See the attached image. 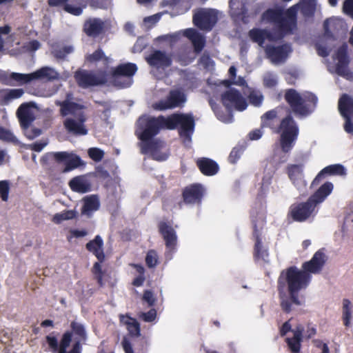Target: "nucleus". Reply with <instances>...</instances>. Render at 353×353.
<instances>
[{
    "mask_svg": "<svg viewBox=\"0 0 353 353\" xmlns=\"http://www.w3.org/2000/svg\"><path fill=\"white\" fill-rule=\"evenodd\" d=\"M119 320L121 323L126 325L130 336L138 337L141 335L140 324L136 319L130 317L128 314H120Z\"/></svg>",
    "mask_w": 353,
    "mask_h": 353,
    "instance_id": "32",
    "label": "nucleus"
},
{
    "mask_svg": "<svg viewBox=\"0 0 353 353\" xmlns=\"http://www.w3.org/2000/svg\"><path fill=\"white\" fill-rule=\"evenodd\" d=\"M24 131L25 136L30 140H32L39 136H40L42 133L41 129L33 127L30 128L22 129Z\"/></svg>",
    "mask_w": 353,
    "mask_h": 353,
    "instance_id": "54",
    "label": "nucleus"
},
{
    "mask_svg": "<svg viewBox=\"0 0 353 353\" xmlns=\"http://www.w3.org/2000/svg\"><path fill=\"white\" fill-rule=\"evenodd\" d=\"M86 61L90 63H96L100 60H103L105 63L109 62V58L106 57L101 48H98L92 54H90L85 57Z\"/></svg>",
    "mask_w": 353,
    "mask_h": 353,
    "instance_id": "46",
    "label": "nucleus"
},
{
    "mask_svg": "<svg viewBox=\"0 0 353 353\" xmlns=\"http://www.w3.org/2000/svg\"><path fill=\"white\" fill-rule=\"evenodd\" d=\"M0 140L7 143H11L14 145H19L21 143L11 130L2 126H0Z\"/></svg>",
    "mask_w": 353,
    "mask_h": 353,
    "instance_id": "42",
    "label": "nucleus"
},
{
    "mask_svg": "<svg viewBox=\"0 0 353 353\" xmlns=\"http://www.w3.org/2000/svg\"><path fill=\"white\" fill-rule=\"evenodd\" d=\"M137 71V66L133 63H126L118 65L112 68L109 82L119 88L130 87L132 83V77Z\"/></svg>",
    "mask_w": 353,
    "mask_h": 353,
    "instance_id": "7",
    "label": "nucleus"
},
{
    "mask_svg": "<svg viewBox=\"0 0 353 353\" xmlns=\"http://www.w3.org/2000/svg\"><path fill=\"white\" fill-rule=\"evenodd\" d=\"M89 157L94 161L99 162L104 157V152L98 148H91L88 150Z\"/></svg>",
    "mask_w": 353,
    "mask_h": 353,
    "instance_id": "52",
    "label": "nucleus"
},
{
    "mask_svg": "<svg viewBox=\"0 0 353 353\" xmlns=\"http://www.w3.org/2000/svg\"><path fill=\"white\" fill-rule=\"evenodd\" d=\"M196 165L200 172L205 176H214L219 170L218 163L215 161L207 157L197 159Z\"/></svg>",
    "mask_w": 353,
    "mask_h": 353,
    "instance_id": "24",
    "label": "nucleus"
},
{
    "mask_svg": "<svg viewBox=\"0 0 353 353\" xmlns=\"http://www.w3.org/2000/svg\"><path fill=\"white\" fill-rule=\"evenodd\" d=\"M221 101L228 110L234 108L236 110L243 111L248 106L245 99L235 88H230L224 92L221 96Z\"/></svg>",
    "mask_w": 353,
    "mask_h": 353,
    "instance_id": "12",
    "label": "nucleus"
},
{
    "mask_svg": "<svg viewBox=\"0 0 353 353\" xmlns=\"http://www.w3.org/2000/svg\"><path fill=\"white\" fill-rule=\"evenodd\" d=\"M23 93L21 88L0 90V104L8 105L12 100L20 98Z\"/></svg>",
    "mask_w": 353,
    "mask_h": 353,
    "instance_id": "35",
    "label": "nucleus"
},
{
    "mask_svg": "<svg viewBox=\"0 0 353 353\" xmlns=\"http://www.w3.org/2000/svg\"><path fill=\"white\" fill-rule=\"evenodd\" d=\"M194 125V117L188 114L173 113L168 117L142 115L137 120L136 130V135L141 141V152L144 154L150 152L153 159L157 161L165 160V158L157 156V152L163 146V142L154 137L163 129L174 130L179 128V137L184 141L190 142Z\"/></svg>",
    "mask_w": 353,
    "mask_h": 353,
    "instance_id": "1",
    "label": "nucleus"
},
{
    "mask_svg": "<svg viewBox=\"0 0 353 353\" xmlns=\"http://www.w3.org/2000/svg\"><path fill=\"white\" fill-rule=\"evenodd\" d=\"M283 16V14L280 10L268 9L263 12L262 17L263 19L273 22L276 25Z\"/></svg>",
    "mask_w": 353,
    "mask_h": 353,
    "instance_id": "45",
    "label": "nucleus"
},
{
    "mask_svg": "<svg viewBox=\"0 0 353 353\" xmlns=\"http://www.w3.org/2000/svg\"><path fill=\"white\" fill-rule=\"evenodd\" d=\"M192 21L200 30L210 31L217 22V17L211 10L201 9L194 14Z\"/></svg>",
    "mask_w": 353,
    "mask_h": 353,
    "instance_id": "16",
    "label": "nucleus"
},
{
    "mask_svg": "<svg viewBox=\"0 0 353 353\" xmlns=\"http://www.w3.org/2000/svg\"><path fill=\"white\" fill-rule=\"evenodd\" d=\"M46 339L49 348L53 353H66V332L62 334L59 344L57 337L54 336L48 335Z\"/></svg>",
    "mask_w": 353,
    "mask_h": 353,
    "instance_id": "34",
    "label": "nucleus"
},
{
    "mask_svg": "<svg viewBox=\"0 0 353 353\" xmlns=\"http://www.w3.org/2000/svg\"><path fill=\"white\" fill-rule=\"evenodd\" d=\"M303 164H289L286 168L289 179L299 190L306 186L303 180Z\"/></svg>",
    "mask_w": 353,
    "mask_h": 353,
    "instance_id": "22",
    "label": "nucleus"
},
{
    "mask_svg": "<svg viewBox=\"0 0 353 353\" xmlns=\"http://www.w3.org/2000/svg\"><path fill=\"white\" fill-rule=\"evenodd\" d=\"M255 241L253 258L256 262L263 261L268 262V258L269 256L268 251L266 248L263 246L262 238L254 239Z\"/></svg>",
    "mask_w": 353,
    "mask_h": 353,
    "instance_id": "39",
    "label": "nucleus"
},
{
    "mask_svg": "<svg viewBox=\"0 0 353 353\" xmlns=\"http://www.w3.org/2000/svg\"><path fill=\"white\" fill-rule=\"evenodd\" d=\"M83 203L81 214L88 216H91L93 212L98 210L100 207L99 199L97 194L85 196L83 199Z\"/></svg>",
    "mask_w": 353,
    "mask_h": 353,
    "instance_id": "31",
    "label": "nucleus"
},
{
    "mask_svg": "<svg viewBox=\"0 0 353 353\" xmlns=\"http://www.w3.org/2000/svg\"><path fill=\"white\" fill-rule=\"evenodd\" d=\"M10 80L14 81L18 83V85H22L34 81V78L33 72L30 74L12 72L10 74Z\"/></svg>",
    "mask_w": 353,
    "mask_h": 353,
    "instance_id": "41",
    "label": "nucleus"
},
{
    "mask_svg": "<svg viewBox=\"0 0 353 353\" xmlns=\"http://www.w3.org/2000/svg\"><path fill=\"white\" fill-rule=\"evenodd\" d=\"M145 264L149 268H155L159 263L157 252L154 250H150L145 256Z\"/></svg>",
    "mask_w": 353,
    "mask_h": 353,
    "instance_id": "48",
    "label": "nucleus"
},
{
    "mask_svg": "<svg viewBox=\"0 0 353 353\" xmlns=\"http://www.w3.org/2000/svg\"><path fill=\"white\" fill-rule=\"evenodd\" d=\"M86 250L96 256L98 261L95 262L92 268V272L94 275L98 284L103 286V272L101 263L105 261V256L103 251V241L99 235H97L92 240L85 245Z\"/></svg>",
    "mask_w": 353,
    "mask_h": 353,
    "instance_id": "8",
    "label": "nucleus"
},
{
    "mask_svg": "<svg viewBox=\"0 0 353 353\" xmlns=\"http://www.w3.org/2000/svg\"><path fill=\"white\" fill-rule=\"evenodd\" d=\"M68 93V133L74 136H84L88 132L85 125L87 121V106L81 99L74 101Z\"/></svg>",
    "mask_w": 353,
    "mask_h": 353,
    "instance_id": "3",
    "label": "nucleus"
},
{
    "mask_svg": "<svg viewBox=\"0 0 353 353\" xmlns=\"http://www.w3.org/2000/svg\"><path fill=\"white\" fill-rule=\"evenodd\" d=\"M72 190L85 193L91 190V183L85 175H80L74 177L69 182Z\"/></svg>",
    "mask_w": 353,
    "mask_h": 353,
    "instance_id": "30",
    "label": "nucleus"
},
{
    "mask_svg": "<svg viewBox=\"0 0 353 353\" xmlns=\"http://www.w3.org/2000/svg\"><path fill=\"white\" fill-rule=\"evenodd\" d=\"M71 331H68V347L70 346L72 341L85 343L87 335L84 326L77 321H72L70 324Z\"/></svg>",
    "mask_w": 353,
    "mask_h": 353,
    "instance_id": "25",
    "label": "nucleus"
},
{
    "mask_svg": "<svg viewBox=\"0 0 353 353\" xmlns=\"http://www.w3.org/2000/svg\"><path fill=\"white\" fill-rule=\"evenodd\" d=\"M345 174V168L341 164H333L326 166L317 174L311 183V187L318 185L327 176H343Z\"/></svg>",
    "mask_w": 353,
    "mask_h": 353,
    "instance_id": "23",
    "label": "nucleus"
},
{
    "mask_svg": "<svg viewBox=\"0 0 353 353\" xmlns=\"http://www.w3.org/2000/svg\"><path fill=\"white\" fill-rule=\"evenodd\" d=\"M52 54L57 59H64L66 56V46L59 48L58 46H53Z\"/></svg>",
    "mask_w": 353,
    "mask_h": 353,
    "instance_id": "56",
    "label": "nucleus"
},
{
    "mask_svg": "<svg viewBox=\"0 0 353 353\" xmlns=\"http://www.w3.org/2000/svg\"><path fill=\"white\" fill-rule=\"evenodd\" d=\"M334 185L332 182L326 181L322 184L310 197V201L316 206L323 203L332 192Z\"/></svg>",
    "mask_w": 353,
    "mask_h": 353,
    "instance_id": "27",
    "label": "nucleus"
},
{
    "mask_svg": "<svg viewBox=\"0 0 353 353\" xmlns=\"http://www.w3.org/2000/svg\"><path fill=\"white\" fill-rule=\"evenodd\" d=\"M41 164L52 180H59L66 172V152H50L43 155Z\"/></svg>",
    "mask_w": 353,
    "mask_h": 353,
    "instance_id": "6",
    "label": "nucleus"
},
{
    "mask_svg": "<svg viewBox=\"0 0 353 353\" xmlns=\"http://www.w3.org/2000/svg\"><path fill=\"white\" fill-rule=\"evenodd\" d=\"M252 224V236L254 239L262 237V230L266 225V216L262 212H254L251 214Z\"/></svg>",
    "mask_w": 353,
    "mask_h": 353,
    "instance_id": "29",
    "label": "nucleus"
},
{
    "mask_svg": "<svg viewBox=\"0 0 353 353\" xmlns=\"http://www.w3.org/2000/svg\"><path fill=\"white\" fill-rule=\"evenodd\" d=\"M278 117V111L276 109L270 110L261 116V128H269L272 131L277 134L278 125L274 124V120Z\"/></svg>",
    "mask_w": 353,
    "mask_h": 353,
    "instance_id": "37",
    "label": "nucleus"
},
{
    "mask_svg": "<svg viewBox=\"0 0 353 353\" xmlns=\"http://www.w3.org/2000/svg\"><path fill=\"white\" fill-rule=\"evenodd\" d=\"M205 193V189L201 183H192L185 186L182 190L183 203L185 205H201ZM180 208L182 202L179 203Z\"/></svg>",
    "mask_w": 353,
    "mask_h": 353,
    "instance_id": "11",
    "label": "nucleus"
},
{
    "mask_svg": "<svg viewBox=\"0 0 353 353\" xmlns=\"http://www.w3.org/2000/svg\"><path fill=\"white\" fill-rule=\"evenodd\" d=\"M34 81H52L59 78V73L48 66L42 67L33 72Z\"/></svg>",
    "mask_w": 353,
    "mask_h": 353,
    "instance_id": "33",
    "label": "nucleus"
},
{
    "mask_svg": "<svg viewBox=\"0 0 353 353\" xmlns=\"http://www.w3.org/2000/svg\"><path fill=\"white\" fill-rule=\"evenodd\" d=\"M186 101L185 93L180 90H172L167 98L160 100L153 104V108L157 110H165L181 106Z\"/></svg>",
    "mask_w": 353,
    "mask_h": 353,
    "instance_id": "13",
    "label": "nucleus"
},
{
    "mask_svg": "<svg viewBox=\"0 0 353 353\" xmlns=\"http://www.w3.org/2000/svg\"><path fill=\"white\" fill-rule=\"evenodd\" d=\"M249 37L253 42L257 43L260 46H263L265 40L270 41H276V35H274L270 31L266 29L252 28L249 31Z\"/></svg>",
    "mask_w": 353,
    "mask_h": 353,
    "instance_id": "26",
    "label": "nucleus"
},
{
    "mask_svg": "<svg viewBox=\"0 0 353 353\" xmlns=\"http://www.w3.org/2000/svg\"><path fill=\"white\" fill-rule=\"evenodd\" d=\"M303 331V326L298 325L292 330L293 337L285 339V342L292 353H300Z\"/></svg>",
    "mask_w": 353,
    "mask_h": 353,
    "instance_id": "28",
    "label": "nucleus"
},
{
    "mask_svg": "<svg viewBox=\"0 0 353 353\" xmlns=\"http://www.w3.org/2000/svg\"><path fill=\"white\" fill-rule=\"evenodd\" d=\"M250 103L254 106H260L263 102V97L258 91L252 90L248 95Z\"/></svg>",
    "mask_w": 353,
    "mask_h": 353,
    "instance_id": "50",
    "label": "nucleus"
},
{
    "mask_svg": "<svg viewBox=\"0 0 353 353\" xmlns=\"http://www.w3.org/2000/svg\"><path fill=\"white\" fill-rule=\"evenodd\" d=\"M243 152V148L241 145H237L232 148L228 157V161L230 163H236L240 159Z\"/></svg>",
    "mask_w": 353,
    "mask_h": 353,
    "instance_id": "49",
    "label": "nucleus"
},
{
    "mask_svg": "<svg viewBox=\"0 0 353 353\" xmlns=\"http://www.w3.org/2000/svg\"><path fill=\"white\" fill-rule=\"evenodd\" d=\"M199 63L205 69L207 70L213 67L214 65V63L212 58L210 57V54L206 52H204L201 55L199 60Z\"/></svg>",
    "mask_w": 353,
    "mask_h": 353,
    "instance_id": "53",
    "label": "nucleus"
},
{
    "mask_svg": "<svg viewBox=\"0 0 353 353\" xmlns=\"http://www.w3.org/2000/svg\"><path fill=\"white\" fill-rule=\"evenodd\" d=\"M105 27V22L101 19L89 18L84 22L83 30L87 36L96 38L104 32Z\"/></svg>",
    "mask_w": 353,
    "mask_h": 353,
    "instance_id": "20",
    "label": "nucleus"
},
{
    "mask_svg": "<svg viewBox=\"0 0 353 353\" xmlns=\"http://www.w3.org/2000/svg\"><path fill=\"white\" fill-rule=\"evenodd\" d=\"M78 85L82 88L106 84L108 81V74L105 70H99L97 74L87 70H77L74 74Z\"/></svg>",
    "mask_w": 353,
    "mask_h": 353,
    "instance_id": "9",
    "label": "nucleus"
},
{
    "mask_svg": "<svg viewBox=\"0 0 353 353\" xmlns=\"http://www.w3.org/2000/svg\"><path fill=\"white\" fill-rule=\"evenodd\" d=\"M121 343L125 353H134L132 344L128 339L124 337Z\"/></svg>",
    "mask_w": 353,
    "mask_h": 353,
    "instance_id": "63",
    "label": "nucleus"
},
{
    "mask_svg": "<svg viewBox=\"0 0 353 353\" xmlns=\"http://www.w3.org/2000/svg\"><path fill=\"white\" fill-rule=\"evenodd\" d=\"M277 130V134H280L279 143L282 152L285 154L290 153L299 134L297 123L291 114H288L281 120Z\"/></svg>",
    "mask_w": 353,
    "mask_h": 353,
    "instance_id": "5",
    "label": "nucleus"
},
{
    "mask_svg": "<svg viewBox=\"0 0 353 353\" xmlns=\"http://www.w3.org/2000/svg\"><path fill=\"white\" fill-rule=\"evenodd\" d=\"M142 319L145 322H152L157 317V311L152 308L147 312H144L141 315Z\"/></svg>",
    "mask_w": 353,
    "mask_h": 353,
    "instance_id": "60",
    "label": "nucleus"
},
{
    "mask_svg": "<svg viewBox=\"0 0 353 353\" xmlns=\"http://www.w3.org/2000/svg\"><path fill=\"white\" fill-rule=\"evenodd\" d=\"M352 319V303L347 299L343 300V321L344 325L349 327Z\"/></svg>",
    "mask_w": 353,
    "mask_h": 353,
    "instance_id": "44",
    "label": "nucleus"
},
{
    "mask_svg": "<svg viewBox=\"0 0 353 353\" xmlns=\"http://www.w3.org/2000/svg\"><path fill=\"white\" fill-rule=\"evenodd\" d=\"M265 50L272 62L279 63L287 58L292 49L290 45L285 43L279 46H267Z\"/></svg>",
    "mask_w": 353,
    "mask_h": 353,
    "instance_id": "21",
    "label": "nucleus"
},
{
    "mask_svg": "<svg viewBox=\"0 0 353 353\" xmlns=\"http://www.w3.org/2000/svg\"><path fill=\"white\" fill-rule=\"evenodd\" d=\"M143 301L147 302L149 306H153L155 303L156 299L151 290H146L143 292Z\"/></svg>",
    "mask_w": 353,
    "mask_h": 353,
    "instance_id": "59",
    "label": "nucleus"
},
{
    "mask_svg": "<svg viewBox=\"0 0 353 353\" xmlns=\"http://www.w3.org/2000/svg\"><path fill=\"white\" fill-rule=\"evenodd\" d=\"M147 63L157 70H165L170 67L172 63L171 55L165 51L155 50L152 51L146 58Z\"/></svg>",
    "mask_w": 353,
    "mask_h": 353,
    "instance_id": "17",
    "label": "nucleus"
},
{
    "mask_svg": "<svg viewBox=\"0 0 353 353\" xmlns=\"http://www.w3.org/2000/svg\"><path fill=\"white\" fill-rule=\"evenodd\" d=\"M277 84V79L275 75L272 73L267 74L263 78V85L266 88H274Z\"/></svg>",
    "mask_w": 353,
    "mask_h": 353,
    "instance_id": "55",
    "label": "nucleus"
},
{
    "mask_svg": "<svg viewBox=\"0 0 353 353\" xmlns=\"http://www.w3.org/2000/svg\"><path fill=\"white\" fill-rule=\"evenodd\" d=\"M34 107H35V104L30 102L23 103L18 108L16 114L21 129L28 128L35 120L34 113L32 110Z\"/></svg>",
    "mask_w": 353,
    "mask_h": 353,
    "instance_id": "19",
    "label": "nucleus"
},
{
    "mask_svg": "<svg viewBox=\"0 0 353 353\" xmlns=\"http://www.w3.org/2000/svg\"><path fill=\"white\" fill-rule=\"evenodd\" d=\"M297 20L295 10L289 9L285 12L279 21L277 23L278 34L276 36V40L283 39L288 34H292L293 30L296 28Z\"/></svg>",
    "mask_w": 353,
    "mask_h": 353,
    "instance_id": "15",
    "label": "nucleus"
},
{
    "mask_svg": "<svg viewBox=\"0 0 353 353\" xmlns=\"http://www.w3.org/2000/svg\"><path fill=\"white\" fill-rule=\"evenodd\" d=\"M159 232L165 241L166 249L172 252L177 245L176 232L169 222L160 221L158 224Z\"/></svg>",
    "mask_w": 353,
    "mask_h": 353,
    "instance_id": "18",
    "label": "nucleus"
},
{
    "mask_svg": "<svg viewBox=\"0 0 353 353\" xmlns=\"http://www.w3.org/2000/svg\"><path fill=\"white\" fill-rule=\"evenodd\" d=\"M339 110L343 117L353 115V98L343 94L339 100Z\"/></svg>",
    "mask_w": 353,
    "mask_h": 353,
    "instance_id": "38",
    "label": "nucleus"
},
{
    "mask_svg": "<svg viewBox=\"0 0 353 353\" xmlns=\"http://www.w3.org/2000/svg\"><path fill=\"white\" fill-rule=\"evenodd\" d=\"M10 192L9 181L6 180L0 181V197L3 201H7Z\"/></svg>",
    "mask_w": 353,
    "mask_h": 353,
    "instance_id": "51",
    "label": "nucleus"
},
{
    "mask_svg": "<svg viewBox=\"0 0 353 353\" xmlns=\"http://www.w3.org/2000/svg\"><path fill=\"white\" fill-rule=\"evenodd\" d=\"M263 133L261 129H255L249 133L248 137L250 140H258L262 137Z\"/></svg>",
    "mask_w": 353,
    "mask_h": 353,
    "instance_id": "64",
    "label": "nucleus"
},
{
    "mask_svg": "<svg viewBox=\"0 0 353 353\" xmlns=\"http://www.w3.org/2000/svg\"><path fill=\"white\" fill-rule=\"evenodd\" d=\"M85 163L81 157L73 153H68V172L72 171L81 166H84Z\"/></svg>",
    "mask_w": 353,
    "mask_h": 353,
    "instance_id": "43",
    "label": "nucleus"
},
{
    "mask_svg": "<svg viewBox=\"0 0 353 353\" xmlns=\"http://www.w3.org/2000/svg\"><path fill=\"white\" fill-rule=\"evenodd\" d=\"M85 343L72 341L70 343V346L68 347L69 350H68V353H81L82 352V345Z\"/></svg>",
    "mask_w": 353,
    "mask_h": 353,
    "instance_id": "58",
    "label": "nucleus"
},
{
    "mask_svg": "<svg viewBox=\"0 0 353 353\" xmlns=\"http://www.w3.org/2000/svg\"><path fill=\"white\" fill-rule=\"evenodd\" d=\"M284 97L292 112L300 117L310 114L316 108L318 101V98L314 94L308 92L301 97L294 89L287 90Z\"/></svg>",
    "mask_w": 353,
    "mask_h": 353,
    "instance_id": "4",
    "label": "nucleus"
},
{
    "mask_svg": "<svg viewBox=\"0 0 353 353\" xmlns=\"http://www.w3.org/2000/svg\"><path fill=\"white\" fill-rule=\"evenodd\" d=\"M325 262L323 250H319L310 261L302 264V270L290 266L281 271L277 280V290L283 312L290 313L293 304L299 306L303 303V300L299 297V292L307 288L312 280L311 274L320 273Z\"/></svg>",
    "mask_w": 353,
    "mask_h": 353,
    "instance_id": "2",
    "label": "nucleus"
},
{
    "mask_svg": "<svg viewBox=\"0 0 353 353\" xmlns=\"http://www.w3.org/2000/svg\"><path fill=\"white\" fill-rule=\"evenodd\" d=\"M195 53H200L204 48L206 43L205 37L201 33H198L191 41Z\"/></svg>",
    "mask_w": 353,
    "mask_h": 353,
    "instance_id": "47",
    "label": "nucleus"
},
{
    "mask_svg": "<svg viewBox=\"0 0 353 353\" xmlns=\"http://www.w3.org/2000/svg\"><path fill=\"white\" fill-rule=\"evenodd\" d=\"M48 145L47 141L34 142L29 145V148L35 152H41Z\"/></svg>",
    "mask_w": 353,
    "mask_h": 353,
    "instance_id": "61",
    "label": "nucleus"
},
{
    "mask_svg": "<svg viewBox=\"0 0 353 353\" xmlns=\"http://www.w3.org/2000/svg\"><path fill=\"white\" fill-rule=\"evenodd\" d=\"M316 0H301L299 3L301 13L306 18L312 17L316 11Z\"/></svg>",
    "mask_w": 353,
    "mask_h": 353,
    "instance_id": "40",
    "label": "nucleus"
},
{
    "mask_svg": "<svg viewBox=\"0 0 353 353\" xmlns=\"http://www.w3.org/2000/svg\"><path fill=\"white\" fill-rule=\"evenodd\" d=\"M316 206L308 199L305 202L295 203L290 205L288 216L294 221L304 222L315 214Z\"/></svg>",
    "mask_w": 353,
    "mask_h": 353,
    "instance_id": "10",
    "label": "nucleus"
},
{
    "mask_svg": "<svg viewBox=\"0 0 353 353\" xmlns=\"http://www.w3.org/2000/svg\"><path fill=\"white\" fill-rule=\"evenodd\" d=\"M229 6L231 10V14L243 21L246 17L248 10L245 3L242 0H230Z\"/></svg>",
    "mask_w": 353,
    "mask_h": 353,
    "instance_id": "36",
    "label": "nucleus"
},
{
    "mask_svg": "<svg viewBox=\"0 0 353 353\" xmlns=\"http://www.w3.org/2000/svg\"><path fill=\"white\" fill-rule=\"evenodd\" d=\"M342 10L344 14L353 19V0H345Z\"/></svg>",
    "mask_w": 353,
    "mask_h": 353,
    "instance_id": "57",
    "label": "nucleus"
},
{
    "mask_svg": "<svg viewBox=\"0 0 353 353\" xmlns=\"http://www.w3.org/2000/svg\"><path fill=\"white\" fill-rule=\"evenodd\" d=\"M65 220H66V210H63L61 213L55 214L52 219V221L56 224H59Z\"/></svg>",
    "mask_w": 353,
    "mask_h": 353,
    "instance_id": "62",
    "label": "nucleus"
},
{
    "mask_svg": "<svg viewBox=\"0 0 353 353\" xmlns=\"http://www.w3.org/2000/svg\"><path fill=\"white\" fill-rule=\"evenodd\" d=\"M347 44L343 43L336 50L335 57L337 63L335 66V72L341 77L347 79L352 77V73L349 70L348 65L350 63V58L347 54Z\"/></svg>",
    "mask_w": 353,
    "mask_h": 353,
    "instance_id": "14",
    "label": "nucleus"
}]
</instances>
